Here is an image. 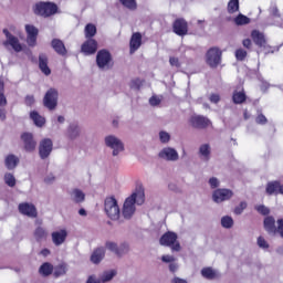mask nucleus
<instances>
[{
  "mask_svg": "<svg viewBox=\"0 0 283 283\" xmlns=\"http://www.w3.org/2000/svg\"><path fill=\"white\" fill-rule=\"evenodd\" d=\"M233 224H234V221L231 216H224L221 218V227L223 229H232Z\"/></svg>",
  "mask_w": 283,
  "mask_h": 283,
  "instance_id": "obj_38",
  "label": "nucleus"
},
{
  "mask_svg": "<svg viewBox=\"0 0 283 283\" xmlns=\"http://www.w3.org/2000/svg\"><path fill=\"white\" fill-rule=\"evenodd\" d=\"M4 165L9 170L15 169L17 165H19V157L15 155L7 156L4 159Z\"/></svg>",
  "mask_w": 283,
  "mask_h": 283,
  "instance_id": "obj_29",
  "label": "nucleus"
},
{
  "mask_svg": "<svg viewBox=\"0 0 283 283\" xmlns=\"http://www.w3.org/2000/svg\"><path fill=\"white\" fill-rule=\"evenodd\" d=\"M43 103L46 109H56V105H59V91L50 88L44 95Z\"/></svg>",
  "mask_w": 283,
  "mask_h": 283,
  "instance_id": "obj_8",
  "label": "nucleus"
},
{
  "mask_svg": "<svg viewBox=\"0 0 283 283\" xmlns=\"http://www.w3.org/2000/svg\"><path fill=\"white\" fill-rule=\"evenodd\" d=\"M256 244L260 249H269V242H266L263 237H259L256 240Z\"/></svg>",
  "mask_w": 283,
  "mask_h": 283,
  "instance_id": "obj_53",
  "label": "nucleus"
},
{
  "mask_svg": "<svg viewBox=\"0 0 283 283\" xmlns=\"http://www.w3.org/2000/svg\"><path fill=\"white\" fill-rule=\"evenodd\" d=\"M161 101L163 99L158 95H153L149 98V105H151V107H158V105H160Z\"/></svg>",
  "mask_w": 283,
  "mask_h": 283,
  "instance_id": "obj_47",
  "label": "nucleus"
},
{
  "mask_svg": "<svg viewBox=\"0 0 283 283\" xmlns=\"http://www.w3.org/2000/svg\"><path fill=\"white\" fill-rule=\"evenodd\" d=\"M208 184L211 187V189H218V187H220V179L212 177L209 179Z\"/></svg>",
  "mask_w": 283,
  "mask_h": 283,
  "instance_id": "obj_52",
  "label": "nucleus"
},
{
  "mask_svg": "<svg viewBox=\"0 0 283 283\" xmlns=\"http://www.w3.org/2000/svg\"><path fill=\"white\" fill-rule=\"evenodd\" d=\"M140 45H143V34H140V32L133 33L129 41L130 54L138 51Z\"/></svg>",
  "mask_w": 283,
  "mask_h": 283,
  "instance_id": "obj_19",
  "label": "nucleus"
},
{
  "mask_svg": "<svg viewBox=\"0 0 283 283\" xmlns=\"http://www.w3.org/2000/svg\"><path fill=\"white\" fill-rule=\"evenodd\" d=\"M244 209H247V201H241L240 205L234 208L235 216H242Z\"/></svg>",
  "mask_w": 283,
  "mask_h": 283,
  "instance_id": "obj_46",
  "label": "nucleus"
},
{
  "mask_svg": "<svg viewBox=\"0 0 283 283\" xmlns=\"http://www.w3.org/2000/svg\"><path fill=\"white\" fill-rule=\"evenodd\" d=\"M174 32L178 34V36H185L187 34V21L179 19L174 23Z\"/></svg>",
  "mask_w": 283,
  "mask_h": 283,
  "instance_id": "obj_22",
  "label": "nucleus"
},
{
  "mask_svg": "<svg viewBox=\"0 0 283 283\" xmlns=\"http://www.w3.org/2000/svg\"><path fill=\"white\" fill-rule=\"evenodd\" d=\"M33 238L35 242H43L48 240V230L41 226L35 228L33 232Z\"/></svg>",
  "mask_w": 283,
  "mask_h": 283,
  "instance_id": "obj_24",
  "label": "nucleus"
},
{
  "mask_svg": "<svg viewBox=\"0 0 283 283\" xmlns=\"http://www.w3.org/2000/svg\"><path fill=\"white\" fill-rule=\"evenodd\" d=\"M270 14L272 15V17H280V10H277V7H275V6H272L271 8H270Z\"/></svg>",
  "mask_w": 283,
  "mask_h": 283,
  "instance_id": "obj_60",
  "label": "nucleus"
},
{
  "mask_svg": "<svg viewBox=\"0 0 283 283\" xmlns=\"http://www.w3.org/2000/svg\"><path fill=\"white\" fill-rule=\"evenodd\" d=\"M96 65L99 70H111L112 67V53L103 49L97 52Z\"/></svg>",
  "mask_w": 283,
  "mask_h": 283,
  "instance_id": "obj_6",
  "label": "nucleus"
},
{
  "mask_svg": "<svg viewBox=\"0 0 283 283\" xmlns=\"http://www.w3.org/2000/svg\"><path fill=\"white\" fill-rule=\"evenodd\" d=\"M105 247L108 251H112V253H115V255H120V250L118 249V244L116 242L107 241Z\"/></svg>",
  "mask_w": 283,
  "mask_h": 283,
  "instance_id": "obj_41",
  "label": "nucleus"
},
{
  "mask_svg": "<svg viewBox=\"0 0 283 283\" xmlns=\"http://www.w3.org/2000/svg\"><path fill=\"white\" fill-rule=\"evenodd\" d=\"M255 209L262 216H269V213H271V210H269V208L264 205L256 206Z\"/></svg>",
  "mask_w": 283,
  "mask_h": 283,
  "instance_id": "obj_49",
  "label": "nucleus"
},
{
  "mask_svg": "<svg viewBox=\"0 0 283 283\" xmlns=\"http://www.w3.org/2000/svg\"><path fill=\"white\" fill-rule=\"evenodd\" d=\"M114 277H116V270H108L103 272L99 275V281L102 283H107V282H112V280H114Z\"/></svg>",
  "mask_w": 283,
  "mask_h": 283,
  "instance_id": "obj_33",
  "label": "nucleus"
},
{
  "mask_svg": "<svg viewBox=\"0 0 283 283\" xmlns=\"http://www.w3.org/2000/svg\"><path fill=\"white\" fill-rule=\"evenodd\" d=\"M277 228L276 231L280 233L281 238H283V219H279L276 221Z\"/></svg>",
  "mask_w": 283,
  "mask_h": 283,
  "instance_id": "obj_56",
  "label": "nucleus"
},
{
  "mask_svg": "<svg viewBox=\"0 0 283 283\" xmlns=\"http://www.w3.org/2000/svg\"><path fill=\"white\" fill-rule=\"evenodd\" d=\"M159 140L163 145H167L171 140V135L166 130H160Z\"/></svg>",
  "mask_w": 283,
  "mask_h": 283,
  "instance_id": "obj_43",
  "label": "nucleus"
},
{
  "mask_svg": "<svg viewBox=\"0 0 283 283\" xmlns=\"http://www.w3.org/2000/svg\"><path fill=\"white\" fill-rule=\"evenodd\" d=\"M30 118L33 120L35 127H43L45 125V117L41 116L36 111L30 113Z\"/></svg>",
  "mask_w": 283,
  "mask_h": 283,
  "instance_id": "obj_25",
  "label": "nucleus"
},
{
  "mask_svg": "<svg viewBox=\"0 0 283 283\" xmlns=\"http://www.w3.org/2000/svg\"><path fill=\"white\" fill-rule=\"evenodd\" d=\"M158 157L161 158V160H167L168 163H176L179 160L180 155L176 148L165 147L158 153Z\"/></svg>",
  "mask_w": 283,
  "mask_h": 283,
  "instance_id": "obj_10",
  "label": "nucleus"
},
{
  "mask_svg": "<svg viewBox=\"0 0 283 283\" xmlns=\"http://www.w3.org/2000/svg\"><path fill=\"white\" fill-rule=\"evenodd\" d=\"M52 48L57 53L64 56V54H67V50L65 49V44H63V41L59 39H54L52 41Z\"/></svg>",
  "mask_w": 283,
  "mask_h": 283,
  "instance_id": "obj_26",
  "label": "nucleus"
},
{
  "mask_svg": "<svg viewBox=\"0 0 283 283\" xmlns=\"http://www.w3.org/2000/svg\"><path fill=\"white\" fill-rule=\"evenodd\" d=\"M232 101L235 105H242L247 101V94H244V91H235L232 95Z\"/></svg>",
  "mask_w": 283,
  "mask_h": 283,
  "instance_id": "obj_34",
  "label": "nucleus"
},
{
  "mask_svg": "<svg viewBox=\"0 0 283 283\" xmlns=\"http://www.w3.org/2000/svg\"><path fill=\"white\" fill-rule=\"evenodd\" d=\"M169 271L171 273H176L178 271V263H176V261L169 264Z\"/></svg>",
  "mask_w": 283,
  "mask_h": 283,
  "instance_id": "obj_61",
  "label": "nucleus"
},
{
  "mask_svg": "<svg viewBox=\"0 0 283 283\" xmlns=\"http://www.w3.org/2000/svg\"><path fill=\"white\" fill-rule=\"evenodd\" d=\"M104 143L106 147L112 149V156H120L125 151V144L116 135H107L104 138Z\"/></svg>",
  "mask_w": 283,
  "mask_h": 283,
  "instance_id": "obj_5",
  "label": "nucleus"
},
{
  "mask_svg": "<svg viewBox=\"0 0 283 283\" xmlns=\"http://www.w3.org/2000/svg\"><path fill=\"white\" fill-rule=\"evenodd\" d=\"M235 25H249L251 23V19L242 13H240L237 18H234Z\"/></svg>",
  "mask_w": 283,
  "mask_h": 283,
  "instance_id": "obj_39",
  "label": "nucleus"
},
{
  "mask_svg": "<svg viewBox=\"0 0 283 283\" xmlns=\"http://www.w3.org/2000/svg\"><path fill=\"white\" fill-rule=\"evenodd\" d=\"M159 244H161V247H169L171 251L176 253L182 250V247L178 241V234L171 231L163 234V237L159 239Z\"/></svg>",
  "mask_w": 283,
  "mask_h": 283,
  "instance_id": "obj_2",
  "label": "nucleus"
},
{
  "mask_svg": "<svg viewBox=\"0 0 283 283\" xmlns=\"http://www.w3.org/2000/svg\"><path fill=\"white\" fill-rule=\"evenodd\" d=\"M85 39H94L96 36V25L88 23L84 29Z\"/></svg>",
  "mask_w": 283,
  "mask_h": 283,
  "instance_id": "obj_36",
  "label": "nucleus"
},
{
  "mask_svg": "<svg viewBox=\"0 0 283 283\" xmlns=\"http://www.w3.org/2000/svg\"><path fill=\"white\" fill-rule=\"evenodd\" d=\"M201 275L206 277V280H213L216 277V271L211 268H206L201 270Z\"/></svg>",
  "mask_w": 283,
  "mask_h": 283,
  "instance_id": "obj_42",
  "label": "nucleus"
},
{
  "mask_svg": "<svg viewBox=\"0 0 283 283\" xmlns=\"http://www.w3.org/2000/svg\"><path fill=\"white\" fill-rule=\"evenodd\" d=\"M56 180V177L54 176V174H49L46 175V177L44 178V182L46 185H53V182Z\"/></svg>",
  "mask_w": 283,
  "mask_h": 283,
  "instance_id": "obj_54",
  "label": "nucleus"
},
{
  "mask_svg": "<svg viewBox=\"0 0 283 283\" xmlns=\"http://www.w3.org/2000/svg\"><path fill=\"white\" fill-rule=\"evenodd\" d=\"M67 273V264L62 263L54 268L55 277H61V275H65Z\"/></svg>",
  "mask_w": 283,
  "mask_h": 283,
  "instance_id": "obj_40",
  "label": "nucleus"
},
{
  "mask_svg": "<svg viewBox=\"0 0 283 283\" xmlns=\"http://www.w3.org/2000/svg\"><path fill=\"white\" fill-rule=\"evenodd\" d=\"M161 262H165V264H171L176 262V256L170 254H165L161 256Z\"/></svg>",
  "mask_w": 283,
  "mask_h": 283,
  "instance_id": "obj_51",
  "label": "nucleus"
},
{
  "mask_svg": "<svg viewBox=\"0 0 283 283\" xmlns=\"http://www.w3.org/2000/svg\"><path fill=\"white\" fill-rule=\"evenodd\" d=\"M171 283H187V280L175 276Z\"/></svg>",
  "mask_w": 283,
  "mask_h": 283,
  "instance_id": "obj_64",
  "label": "nucleus"
},
{
  "mask_svg": "<svg viewBox=\"0 0 283 283\" xmlns=\"http://www.w3.org/2000/svg\"><path fill=\"white\" fill-rule=\"evenodd\" d=\"M86 283H102L101 277H96L94 275L90 276Z\"/></svg>",
  "mask_w": 283,
  "mask_h": 283,
  "instance_id": "obj_63",
  "label": "nucleus"
},
{
  "mask_svg": "<svg viewBox=\"0 0 283 283\" xmlns=\"http://www.w3.org/2000/svg\"><path fill=\"white\" fill-rule=\"evenodd\" d=\"M209 101H210V103L218 104V103H220V95L211 94L210 97H209Z\"/></svg>",
  "mask_w": 283,
  "mask_h": 283,
  "instance_id": "obj_59",
  "label": "nucleus"
},
{
  "mask_svg": "<svg viewBox=\"0 0 283 283\" xmlns=\"http://www.w3.org/2000/svg\"><path fill=\"white\" fill-rule=\"evenodd\" d=\"M19 211L22 216H28V218H36V207L32 203H20Z\"/></svg>",
  "mask_w": 283,
  "mask_h": 283,
  "instance_id": "obj_18",
  "label": "nucleus"
},
{
  "mask_svg": "<svg viewBox=\"0 0 283 283\" xmlns=\"http://www.w3.org/2000/svg\"><path fill=\"white\" fill-rule=\"evenodd\" d=\"M251 36L253 39V42L256 45H260V48H262V45H264L266 43V40L264 39V33H261L258 30L252 31Z\"/></svg>",
  "mask_w": 283,
  "mask_h": 283,
  "instance_id": "obj_30",
  "label": "nucleus"
},
{
  "mask_svg": "<svg viewBox=\"0 0 283 283\" xmlns=\"http://www.w3.org/2000/svg\"><path fill=\"white\" fill-rule=\"evenodd\" d=\"M71 198L73 202H85V192H83L81 189H74L71 193Z\"/></svg>",
  "mask_w": 283,
  "mask_h": 283,
  "instance_id": "obj_32",
  "label": "nucleus"
},
{
  "mask_svg": "<svg viewBox=\"0 0 283 283\" xmlns=\"http://www.w3.org/2000/svg\"><path fill=\"white\" fill-rule=\"evenodd\" d=\"M53 147H54V144L52 143V139L50 138L42 139L39 146L40 158H42V160H45V158H49L50 155L52 154Z\"/></svg>",
  "mask_w": 283,
  "mask_h": 283,
  "instance_id": "obj_12",
  "label": "nucleus"
},
{
  "mask_svg": "<svg viewBox=\"0 0 283 283\" xmlns=\"http://www.w3.org/2000/svg\"><path fill=\"white\" fill-rule=\"evenodd\" d=\"M34 14L39 17H52L59 12V7L54 2H38L33 7Z\"/></svg>",
  "mask_w": 283,
  "mask_h": 283,
  "instance_id": "obj_3",
  "label": "nucleus"
},
{
  "mask_svg": "<svg viewBox=\"0 0 283 283\" xmlns=\"http://www.w3.org/2000/svg\"><path fill=\"white\" fill-rule=\"evenodd\" d=\"M66 136L70 140H76L81 136V126L76 123H71L67 127Z\"/></svg>",
  "mask_w": 283,
  "mask_h": 283,
  "instance_id": "obj_20",
  "label": "nucleus"
},
{
  "mask_svg": "<svg viewBox=\"0 0 283 283\" xmlns=\"http://www.w3.org/2000/svg\"><path fill=\"white\" fill-rule=\"evenodd\" d=\"M233 198V191L230 189H217L212 192V200L217 205H220V202H226V200H231Z\"/></svg>",
  "mask_w": 283,
  "mask_h": 283,
  "instance_id": "obj_11",
  "label": "nucleus"
},
{
  "mask_svg": "<svg viewBox=\"0 0 283 283\" xmlns=\"http://www.w3.org/2000/svg\"><path fill=\"white\" fill-rule=\"evenodd\" d=\"M25 32L28 45H30V48H34V45H36V36H39V29L32 24H27Z\"/></svg>",
  "mask_w": 283,
  "mask_h": 283,
  "instance_id": "obj_15",
  "label": "nucleus"
},
{
  "mask_svg": "<svg viewBox=\"0 0 283 283\" xmlns=\"http://www.w3.org/2000/svg\"><path fill=\"white\" fill-rule=\"evenodd\" d=\"M264 229L268 233H277V228L275 227V219L273 217H266L264 219Z\"/></svg>",
  "mask_w": 283,
  "mask_h": 283,
  "instance_id": "obj_27",
  "label": "nucleus"
},
{
  "mask_svg": "<svg viewBox=\"0 0 283 283\" xmlns=\"http://www.w3.org/2000/svg\"><path fill=\"white\" fill-rule=\"evenodd\" d=\"M25 104L31 106L34 105V95H29L25 97Z\"/></svg>",
  "mask_w": 283,
  "mask_h": 283,
  "instance_id": "obj_62",
  "label": "nucleus"
},
{
  "mask_svg": "<svg viewBox=\"0 0 283 283\" xmlns=\"http://www.w3.org/2000/svg\"><path fill=\"white\" fill-rule=\"evenodd\" d=\"M169 63L172 67H180V60L178 57L171 56Z\"/></svg>",
  "mask_w": 283,
  "mask_h": 283,
  "instance_id": "obj_55",
  "label": "nucleus"
},
{
  "mask_svg": "<svg viewBox=\"0 0 283 283\" xmlns=\"http://www.w3.org/2000/svg\"><path fill=\"white\" fill-rule=\"evenodd\" d=\"M52 242L55 247H61L67 240V230L62 229L51 233Z\"/></svg>",
  "mask_w": 283,
  "mask_h": 283,
  "instance_id": "obj_17",
  "label": "nucleus"
},
{
  "mask_svg": "<svg viewBox=\"0 0 283 283\" xmlns=\"http://www.w3.org/2000/svg\"><path fill=\"white\" fill-rule=\"evenodd\" d=\"M206 63L210 67H218L222 63V51L218 48H211L206 54Z\"/></svg>",
  "mask_w": 283,
  "mask_h": 283,
  "instance_id": "obj_7",
  "label": "nucleus"
},
{
  "mask_svg": "<svg viewBox=\"0 0 283 283\" xmlns=\"http://www.w3.org/2000/svg\"><path fill=\"white\" fill-rule=\"evenodd\" d=\"M8 105V99L6 98V95H3V92H0V107H6Z\"/></svg>",
  "mask_w": 283,
  "mask_h": 283,
  "instance_id": "obj_58",
  "label": "nucleus"
},
{
  "mask_svg": "<svg viewBox=\"0 0 283 283\" xmlns=\"http://www.w3.org/2000/svg\"><path fill=\"white\" fill-rule=\"evenodd\" d=\"M96 50H98V42L94 39H87L81 46V52L85 54V56L96 54Z\"/></svg>",
  "mask_w": 283,
  "mask_h": 283,
  "instance_id": "obj_14",
  "label": "nucleus"
},
{
  "mask_svg": "<svg viewBox=\"0 0 283 283\" xmlns=\"http://www.w3.org/2000/svg\"><path fill=\"white\" fill-rule=\"evenodd\" d=\"M132 90H140V80H133L130 82Z\"/></svg>",
  "mask_w": 283,
  "mask_h": 283,
  "instance_id": "obj_57",
  "label": "nucleus"
},
{
  "mask_svg": "<svg viewBox=\"0 0 283 283\" xmlns=\"http://www.w3.org/2000/svg\"><path fill=\"white\" fill-rule=\"evenodd\" d=\"M255 123L258 125H266V123H269V119H266V116H264V114L259 113V115L255 118Z\"/></svg>",
  "mask_w": 283,
  "mask_h": 283,
  "instance_id": "obj_50",
  "label": "nucleus"
},
{
  "mask_svg": "<svg viewBox=\"0 0 283 283\" xmlns=\"http://www.w3.org/2000/svg\"><path fill=\"white\" fill-rule=\"evenodd\" d=\"M199 157L203 163H209L211 160V145L202 144L199 146Z\"/></svg>",
  "mask_w": 283,
  "mask_h": 283,
  "instance_id": "obj_21",
  "label": "nucleus"
},
{
  "mask_svg": "<svg viewBox=\"0 0 283 283\" xmlns=\"http://www.w3.org/2000/svg\"><path fill=\"white\" fill-rule=\"evenodd\" d=\"M52 271H54V266L52 265V263L48 262L43 263L39 270L40 274L44 276L52 275Z\"/></svg>",
  "mask_w": 283,
  "mask_h": 283,
  "instance_id": "obj_37",
  "label": "nucleus"
},
{
  "mask_svg": "<svg viewBox=\"0 0 283 283\" xmlns=\"http://www.w3.org/2000/svg\"><path fill=\"white\" fill-rule=\"evenodd\" d=\"M21 140L24 146V150L32 154L36 149V140H34V135L32 133H23L21 135Z\"/></svg>",
  "mask_w": 283,
  "mask_h": 283,
  "instance_id": "obj_13",
  "label": "nucleus"
},
{
  "mask_svg": "<svg viewBox=\"0 0 283 283\" xmlns=\"http://www.w3.org/2000/svg\"><path fill=\"white\" fill-rule=\"evenodd\" d=\"M104 211L111 220H118L120 218V208L118 201L114 197H106L104 200Z\"/></svg>",
  "mask_w": 283,
  "mask_h": 283,
  "instance_id": "obj_4",
  "label": "nucleus"
},
{
  "mask_svg": "<svg viewBox=\"0 0 283 283\" xmlns=\"http://www.w3.org/2000/svg\"><path fill=\"white\" fill-rule=\"evenodd\" d=\"M235 59L237 61H244V59H247V51L243 49H238L235 51Z\"/></svg>",
  "mask_w": 283,
  "mask_h": 283,
  "instance_id": "obj_48",
  "label": "nucleus"
},
{
  "mask_svg": "<svg viewBox=\"0 0 283 283\" xmlns=\"http://www.w3.org/2000/svg\"><path fill=\"white\" fill-rule=\"evenodd\" d=\"M3 34L6 36V41L3 42L4 48H12L14 52H21L23 50V46L21 45V42L19 41V38L12 35L8 29H3Z\"/></svg>",
  "mask_w": 283,
  "mask_h": 283,
  "instance_id": "obj_9",
  "label": "nucleus"
},
{
  "mask_svg": "<svg viewBox=\"0 0 283 283\" xmlns=\"http://www.w3.org/2000/svg\"><path fill=\"white\" fill-rule=\"evenodd\" d=\"M103 258H105V248H97L92 256H91V261L93 262V264H98Z\"/></svg>",
  "mask_w": 283,
  "mask_h": 283,
  "instance_id": "obj_28",
  "label": "nucleus"
},
{
  "mask_svg": "<svg viewBox=\"0 0 283 283\" xmlns=\"http://www.w3.org/2000/svg\"><path fill=\"white\" fill-rule=\"evenodd\" d=\"M143 205H145V188L137 186L133 193L124 201L122 213L125 220H130L134 213H136V207Z\"/></svg>",
  "mask_w": 283,
  "mask_h": 283,
  "instance_id": "obj_1",
  "label": "nucleus"
},
{
  "mask_svg": "<svg viewBox=\"0 0 283 283\" xmlns=\"http://www.w3.org/2000/svg\"><path fill=\"white\" fill-rule=\"evenodd\" d=\"M4 182L8 187H14V185H17V179L14 178V175L8 172L4 175Z\"/></svg>",
  "mask_w": 283,
  "mask_h": 283,
  "instance_id": "obj_44",
  "label": "nucleus"
},
{
  "mask_svg": "<svg viewBox=\"0 0 283 283\" xmlns=\"http://www.w3.org/2000/svg\"><path fill=\"white\" fill-rule=\"evenodd\" d=\"M119 2L128 10H136V0H119Z\"/></svg>",
  "mask_w": 283,
  "mask_h": 283,
  "instance_id": "obj_45",
  "label": "nucleus"
},
{
  "mask_svg": "<svg viewBox=\"0 0 283 283\" xmlns=\"http://www.w3.org/2000/svg\"><path fill=\"white\" fill-rule=\"evenodd\" d=\"M227 11L229 14H235L240 11V0H230L228 2Z\"/></svg>",
  "mask_w": 283,
  "mask_h": 283,
  "instance_id": "obj_35",
  "label": "nucleus"
},
{
  "mask_svg": "<svg viewBox=\"0 0 283 283\" xmlns=\"http://www.w3.org/2000/svg\"><path fill=\"white\" fill-rule=\"evenodd\" d=\"M280 189V181H270L266 185L265 192L268 196L277 195V191Z\"/></svg>",
  "mask_w": 283,
  "mask_h": 283,
  "instance_id": "obj_31",
  "label": "nucleus"
},
{
  "mask_svg": "<svg viewBox=\"0 0 283 283\" xmlns=\"http://www.w3.org/2000/svg\"><path fill=\"white\" fill-rule=\"evenodd\" d=\"M190 123L192 127H196L197 129H205L206 127H209L211 125V120L205 116L195 115L190 118Z\"/></svg>",
  "mask_w": 283,
  "mask_h": 283,
  "instance_id": "obj_16",
  "label": "nucleus"
},
{
  "mask_svg": "<svg viewBox=\"0 0 283 283\" xmlns=\"http://www.w3.org/2000/svg\"><path fill=\"white\" fill-rule=\"evenodd\" d=\"M39 67L41 70V73L45 74V76H50L52 74L50 66H48V55L43 53L39 55Z\"/></svg>",
  "mask_w": 283,
  "mask_h": 283,
  "instance_id": "obj_23",
  "label": "nucleus"
}]
</instances>
